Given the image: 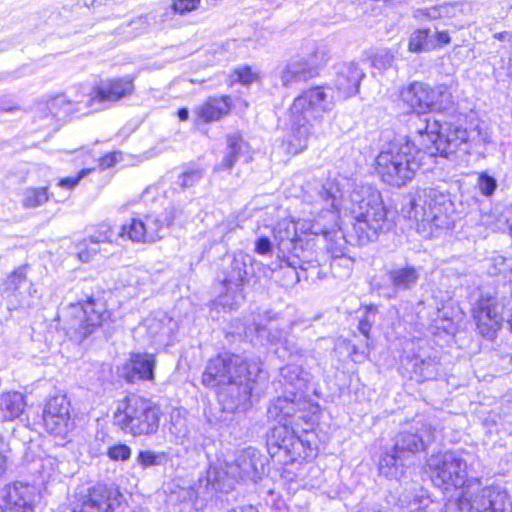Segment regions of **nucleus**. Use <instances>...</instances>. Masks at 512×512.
Wrapping results in <instances>:
<instances>
[{
    "label": "nucleus",
    "mask_w": 512,
    "mask_h": 512,
    "mask_svg": "<svg viewBox=\"0 0 512 512\" xmlns=\"http://www.w3.org/2000/svg\"><path fill=\"white\" fill-rule=\"evenodd\" d=\"M417 120L419 127L414 133L419 136L422 148L401 137L390 142L376 158L377 173L390 185L400 187L411 181L427 156L449 157L467 144L468 131L461 126Z\"/></svg>",
    "instance_id": "f257e3e1"
},
{
    "label": "nucleus",
    "mask_w": 512,
    "mask_h": 512,
    "mask_svg": "<svg viewBox=\"0 0 512 512\" xmlns=\"http://www.w3.org/2000/svg\"><path fill=\"white\" fill-rule=\"evenodd\" d=\"M266 381L261 364L247 362L241 356L223 353L208 361L202 374V384L220 388L219 401L228 412H244L251 406L252 392Z\"/></svg>",
    "instance_id": "f03ea898"
},
{
    "label": "nucleus",
    "mask_w": 512,
    "mask_h": 512,
    "mask_svg": "<svg viewBox=\"0 0 512 512\" xmlns=\"http://www.w3.org/2000/svg\"><path fill=\"white\" fill-rule=\"evenodd\" d=\"M336 104L330 86H314L297 96L289 109L290 133L287 138V152L299 154L307 148L313 134V123L322 113L331 112Z\"/></svg>",
    "instance_id": "7ed1b4c3"
},
{
    "label": "nucleus",
    "mask_w": 512,
    "mask_h": 512,
    "mask_svg": "<svg viewBox=\"0 0 512 512\" xmlns=\"http://www.w3.org/2000/svg\"><path fill=\"white\" fill-rule=\"evenodd\" d=\"M346 210L354 219L353 231L359 245L375 241L380 233L392 228L380 193L370 186L353 189Z\"/></svg>",
    "instance_id": "20e7f679"
},
{
    "label": "nucleus",
    "mask_w": 512,
    "mask_h": 512,
    "mask_svg": "<svg viewBox=\"0 0 512 512\" xmlns=\"http://www.w3.org/2000/svg\"><path fill=\"white\" fill-rule=\"evenodd\" d=\"M435 432L430 424L421 420H415L408 429L399 432L395 436L394 446L381 454L378 465L380 474L394 479L403 477L413 455L435 440Z\"/></svg>",
    "instance_id": "39448f33"
},
{
    "label": "nucleus",
    "mask_w": 512,
    "mask_h": 512,
    "mask_svg": "<svg viewBox=\"0 0 512 512\" xmlns=\"http://www.w3.org/2000/svg\"><path fill=\"white\" fill-rule=\"evenodd\" d=\"M402 213L410 220L437 229L451 228L457 217L450 194L435 187L418 189Z\"/></svg>",
    "instance_id": "423d86ee"
},
{
    "label": "nucleus",
    "mask_w": 512,
    "mask_h": 512,
    "mask_svg": "<svg viewBox=\"0 0 512 512\" xmlns=\"http://www.w3.org/2000/svg\"><path fill=\"white\" fill-rule=\"evenodd\" d=\"M280 375L290 396L278 397L270 404L269 418L281 421L283 415L295 417L300 413L298 417L306 419L310 414L308 410L315 408L305 397L312 379L311 374L300 365L288 364L281 368Z\"/></svg>",
    "instance_id": "0eeeda50"
},
{
    "label": "nucleus",
    "mask_w": 512,
    "mask_h": 512,
    "mask_svg": "<svg viewBox=\"0 0 512 512\" xmlns=\"http://www.w3.org/2000/svg\"><path fill=\"white\" fill-rule=\"evenodd\" d=\"M161 414L160 408L151 400L130 395L118 403L113 419L126 434L150 436L158 431Z\"/></svg>",
    "instance_id": "6e6552de"
},
{
    "label": "nucleus",
    "mask_w": 512,
    "mask_h": 512,
    "mask_svg": "<svg viewBox=\"0 0 512 512\" xmlns=\"http://www.w3.org/2000/svg\"><path fill=\"white\" fill-rule=\"evenodd\" d=\"M475 455L459 449L431 455L427 460L428 473L433 484L439 488L464 490L471 478L468 469L473 465Z\"/></svg>",
    "instance_id": "1a4fd4ad"
},
{
    "label": "nucleus",
    "mask_w": 512,
    "mask_h": 512,
    "mask_svg": "<svg viewBox=\"0 0 512 512\" xmlns=\"http://www.w3.org/2000/svg\"><path fill=\"white\" fill-rule=\"evenodd\" d=\"M508 495L499 487L482 486L478 478H471L459 497L450 499L445 512H510Z\"/></svg>",
    "instance_id": "9d476101"
},
{
    "label": "nucleus",
    "mask_w": 512,
    "mask_h": 512,
    "mask_svg": "<svg viewBox=\"0 0 512 512\" xmlns=\"http://www.w3.org/2000/svg\"><path fill=\"white\" fill-rule=\"evenodd\" d=\"M109 316L103 300L89 297L84 303L70 304L63 311V329L72 341L81 343Z\"/></svg>",
    "instance_id": "9b49d317"
},
{
    "label": "nucleus",
    "mask_w": 512,
    "mask_h": 512,
    "mask_svg": "<svg viewBox=\"0 0 512 512\" xmlns=\"http://www.w3.org/2000/svg\"><path fill=\"white\" fill-rule=\"evenodd\" d=\"M266 462V457L259 450L248 447L241 451L234 463L226 465V470L210 467L207 471V483L214 490L222 492L232 488L231 484L225 483L226 477L257 482L265 474Z\"/></svg>",
    "instance_id": "f8f14e48"
},
{
    "label": "nucleus",
    "mask_w": 512,
    "mask_h": 512,
    "mask_svg": "<svg viewBox=\"0 0 512 512\" xmlns=\"http://www.w3.org/2000/svg\"><path fill=\"white\" fill-rule=\"evenodd\" d=\"M297 416H284L282 420H277L279 425L270 429L267 434V451L270 457L278 464L287 465L297 461L298 458H306L308 455L305 452L303 441L290 431L293 426H299L300 421H304L307 425L312 420L311 414L306 419Z\"/></svg>",
    "instance_id": "ddd939ff"
},
{
    "label": "nucleus",
    "mask_w": 512,
    "mask_h": 512,
    "mask_svg": "<svg viewBox=\"0 0 512 512\" xmlns=\"http://www.w3.org/2000/svg\"><path fill=\"white\" fill-rule=\"evenodd\" d=\"M328 60L329 52L325 46H315L308 53L291 57L279 72L282 86L291 87L317 77Z\"/></svg>",
    "instance_id": "4468645a"
},
{
    "label": "nucleus",
    "mask_w": 512,
    "mask_h": 512,
    "mask_svg": "<svg viewBox=\"0 0 512 512\" xmlns=\"http://www.w3.org/2000/svg\"><path fill=\"white\" fill-rule=\"evenodd\" d=\"M248 255L239 253L233 257L229 265L222 270L221 292L217 303L223 308L233 310L244 300L243 288L247 282Z\"/></svg>",
    "instance_id": "2eb2a0df"
},
{
    "label": "nucleus",
    "mask_w": 512,
    "mask_h": 512,
    "mask_svg": "<svg viewBox=\"0 0 512 512\" xmlns=\"http://www.w3.org/2000/svg\"><path fill=\"white\" fill-rule=\"evenodd\" d=\"M506 307L503 299L496 296H481L473 308V317L476 321L479 334L484 338L493 340L501 329Z\"/></svg>",
    "instance_id": "dca6fc26"
},
{
    "label": "nucleus",
    "mask_w": 512,
    "mask_h": 512,
    "mask_svg": "<svg viewBox=\"0 0 512 512\" xmlns=\"http://www.w3.org/2000/svg\"><path fill=\"white\" fill-rule=\"evenodd\" d=\"M423 268L411 263L404 265H394L386 272L389 282V288L380 284L375 285L374 289L379 295L386 299H395L399 295L411 292L418 286L421 279Z\"/></svg>",
    "instance_id": "f3484780"
},
{
    "label": "nucleus",
    "mask_w": 512,
    "mask_h": 512,
    "mask_svg": "<svg viewBox=\"0 0 512 512\" xmlns=\"http://www.w3.org/2000/svg\"><path fill=\"white\" fill-rule=\"evenodd\" d=\"M42 417L46 431L61 441L66 439L74 427L70 417V402L63 394L47 400Z\"/></svg>",
    "instance_id": "a211bd4d"
},
{
    "label": "nucleus",
    "mask_w": 512,
    "mask_h": 512,
    "mask_svg": "<svg viewBox=\"0 0 512 512\" xmlns=\"http://www.w3.org/2000/svg\"><path fill=\"white\" fill-rule=\"evenodd\" d=\"M123 502L124 497L116 488L98 484L79 499L73 512H120Z\"/></svg>",
    "instance_id": "6ab92c4d"
},
{
    "label": "nucleus",
    "mask_w": 512,
    "mask_h": 512,
    "mask_svg": "<svg viewBox=\"0 0 512 512\" xmlns=\"http://www.w3.org/2000/svg\"><path fill=\"white\" fill-rule=\"evenodd\" d=\"M170 225L166 217L149 214L144 218H133L129 224L122 225L118 236H127L132 242L154 243L163 238Z\"/></svg>",
    "instance_id": "aec40b11"
},
{
    "label": "nucleus",
    "mask_w": 512,
    "mask_h": 512,
    "mask_svg": "<svg viewBox=\"0 0 512 512\" xmlns=\"http://www.w3.org/2000/svg\"><path fill=\"white\" fill-rule=\"evenodd\" d=\"M36 498L35 487L22 482L9 484L2 490L4 512H34Z\"/></svg>",
    "instance_id": "412c9836"
},
{
    "label": "nucleus",
    "mask_w": 512,
    "mask_h": 512,
    "mask_svg": "<svg viewBox=\"0 0 512 512\" xmlns=\"http://www.w3.org/2000/svg\"><path fill=\"white\" fill-rule=\"evenodd\" d=\"M431 92L432 87L423 82H413L409 84L406 88L401 90L400 97L403 102H405L412 110L417 112L413 118L410 119L411 126L419 127V122L417 118H420L422 121H432L425 117L421 118L419 114H425L431 111ZM436 120H433L435 122Z\"/></svg>",
    "instance_id": "4be33fe9"
},
{
    "label": "nucleus",
    "mask_w": 512,
    "mask_h": 512,
    "mask_svg": "<svg viewBox=\"0 0 512 512\" xmlns=\"http://www.w3.org/2000/svg\"><path fill=\"white\" fill-rule=\"evenodd\" d=\"M274 238L279 252L283 255L290 254L305 262V250L301 244L302 239L297 235L295 223L286 220L279 222L274 228Z\"/></svg>",
    "instance_id": "5701e85b"
},
{
    "label": "nucleus",
    "mask_w": 512,
    "mask_h": 512,
    "mask_svg": "<svg viewBox=\"0 0 512 512\" xmlns=\"http://www.w3.org/2000/svg\"><path fill=\"white\" fill-rule=\"evenodd\" d=\"M364 72L354 62L343 63L339 66L335 79V89L338 99H348L359 92L360 82Z\"/></svg>",
    "instance_id": "b1692460"
},
{
    "label": "nucleus",
    "mask_w": 512,
    "mask_h": 512,
    "mask_svg": "<svg viewBox=\"0 0 512 512\" xmlns=\"http://www.w3.org/2000/svg\"><path fill=\"white\" fill-rule=\"evenodd\" d=\"M134 91V78L125 76L119 78L108 79L101 82L95 88V96L89 101L97 100L98 102H117Z\"/></svg>",
    "instance_id": "393cba45"
},
{
    "label": "nucleus",
    "mask_w": 512,
    "mask_h": 512,
    "mask_svg": "<svg viewBox=\"0 0 512 512\" xmlns=\"http://www.w3.org/2000/svg\"><path fill=\"white\" fill-rule=\"evenodd\" d=\"M155 356L148 353H133L125 365V378L134 383L138 380H153Z\"/></svg>",
    "instance_id": "a878e982"
},
{
    "label": "nucleus",
    "mask_w": 512,
    "mask_h": 512,
    "mask_svg": "<svg viewBox=\"0 0 512 512\" xmlns=\"http://www.w3.org/2000/svg\"><path fill=\"white\" fill-rule=\"evenodd\" d=\"M231 109V102L228 96L210 97L197 111V115L204 122L220 120L227 115Z\"/></svg>",
    "instance_id": "bb28decb"
},
{
    "label": "nucleus",
    "mask_w": 512,
    "mask_h": 512,
    "mask_svg": "<svg viewBox=\"0 0 512 512\" xmlns=\"http://www.w3.org/2000/svg\"><path fill=\"white\" fill-rule=\"evenodd\" d=\"M319 197L325 203V208L332 212L333 218H336V212L339 211L343 197V189L336 178L326 179L318 191Z\"/></svg>",
    "instance_id": "cd10ccee"
},
{
    "label": "nucleus",
    "mask_w": 512,
    "mask_h": 512,
    "mask_svg": "<svg viewBox=\"0 0 512 512\" xmlns=\"http://www.w3.org/2000/svg\"><path fill=\"white\" fill-rule=\"evenodd\" d=\"M24 396L19 392L4 393L0 397V421H13L24 411Z\"/></svg>",
    "instance_id": "c85d7f7f"
},
{
    "label": "nucleus",
    "mask_w": 512,
    "mask_h": 512,
    "mask_svg": "<svg viewBox=\"0 0 512 512\" xmlns=\"http://www.w3.org/2000/svg\"><path fill=\"white\" fill-rule=\"evenodd\" d=\"M314 234H323L329 240L327 250L331 254V259L347 255L346 241L344 235L335 229H318L317 225L313 226Z\"/></svg>",
    "instance_id": "c756f323"
},
{
    "label": "nucleus",
    "mask_w": 512,
    "mask_h": 512,
    "mask_svg": "<svg viewBox=\"0 0 512 512\" xmlns=\"http://www.w3.org/2000/svg\"><path fill=\"white\" fill-rule=\"evenodd\" d=\"M439 362L436 358L413 359V373L418 382L436 379L439 374Z\"/></svg>",
    "instance_id": "7c9ffc66"
},
{
    "label": "nucleus",
    "mask_w": 512,
    "mask_h": 512,
    "mask_svg": "<svg viewBox=\"0 0 512 512\" xmlns=\"http://www.w3.org/2000/svg\"><path fill=\"white\" fill-rule=\"evenodd\" d=\"M408 48L409 51L414 53H421L434 49L435 43L430 37V29L423 28L415 30L410 35Z\"/></svg>",
    "instance_id": "2f4dec72"
},
{
    "label": "nucleus",
    "mask_w": 512,
    "mask_h": 512,
    "mask_svg": "<svg viewBox=\"0 0 512 512\" xmlns=\"http://www.w3.org/2000/svg\"><path fill=\"white\" fill-rule=\"evenodd\" d=\"M49 200L47 187H28L23 190L21 203L24 208H36Z\"/></svg>",
    "instance_id": "473e14b6"
},
{
    "label": "nucleus",
    "mask_w": 512,
    "mask_h": 512,
    "mask_svg": "<svg viewBox=\"0 0 512 512\" xmlns=\"http://www.w3.org/2000/svg\"><path fill=\"white\" fill-rule=\"evenodd\" d=\"M431 111L448 110L453 105V97L448 87L439 85L432 88L431 92Z\"/></svg>",
    "instance_id": "72a5a7b5"
},
{
    "label": "nucleus",
    "mask_w": 512,
    "mask_h": 512,
    "mask_svg": "<svg viewBox=\"0 0 512 512\" xmlns=\"http://www.w3.org/2000/svg\"><path fill=\"white\" fill-rule=\"evenodd\" d=\"M47 108L53 117L63 120L71 115L74 111H78L74 104L64 95L57 96L47 103Z\"/></svg>",
    "instance_id": "f704fd0d"
},
{
    "label": "nucleus",
    "mask_w": 512,
    "mask_h": 512,
    "mask_svg": "<svg viewBox=\"0 0 512 512\" xmlns=\"http://www.w3.org/2000/svg\"><path fill=\"white\" fill-rule=\"evenodd\" d=\"M201 0H172L170 9L161 14V21L164 22L167 19H171L175 14H185L196 10L200 5Z\"/></svg>",
    "instance_id": "c9c22d12"
},
{
    "label": "nucleus",
    "mask_w": 512,
    "mask_h": 512,
    "mask_svg": "<svg viewBox=\"0 0 512 512\" xmlns=\"http://www.w3.org/2000/svg\"><path fill=\"white\" fill-rule=\"evenodd\" d=\"M168 461V455L165 452H155L151 450L139 451L136 462L143 468L165 465Z\"/></svg>",
    "instance_id": "e433bc0d"
},
{
    "label": "nucleus",
    "mask_w": 512,
    "mask_h": 512,
    "mask_svg": "<svg viewBox=\"0 0 512 512\" xmlns=\"http://www.w3.org/2000/svg\"><path fill=\"white\" fill-rule=\"evenodd\" d=\"M148 25L149 23L147 16H139L131 20L125 26H121L118 29V34H124L125 38L131 39L145 32L148 28Z\"/></svg>",
    "instance_id": "4c0bfd02"
},
{
    "label": "nucleus",
    "mask_w": 512,
    "mask_h": 512,
    "mask_svg": "<svg viewBox=\"0 0 512 512\" xmlns=\"http://www.w3.org/2000/svg\"><path fill=\"white\" fill-rule=\"evenodd\" d=\"M473 5L468 1L444 3L445 18H459L472 13Z\"/></svg>",
    "instance_id": "58836bf2"
},
{
    "label": "nucleus",
    "mask_w": 512,
    "mask_h": 512,
    "mask_svg": "<svg viewBox=\"0 0 512 512\" xmlns=\"http://www.w3.org/2000/svg\"><path fill=\"white\" fill-rule=\"evenodd\" d=\"M202 177V169L198 167H188L178 176L177 184L181 188H190L198 183Z\"/></svg>",
    "instance_id": "ea45409f"
},
{
    "label": "nucleus",
    "mask_w": 512,
    "mask_h": 512,
    "mask_svg": "<svg viewBox=\"0 0 512 512\" xmlns=\"http://www.w3.org/2000/svg\"><path fill=\"white\" fill-rule=\"evenodd\" d=\"M115 239V233L108 223H101L93 234L89 236V241L93 245L100 243H111Z\"/></svg>",
    "instance_id": "a19ab883"
},
{
    "label": "nucleus",
    "mask_w": 512,
    "mask_h": 512,
    "mask_svg": "<svg viewBox=\"0 0 512 512\" xmlns=\"http://www.w3.org/2000/svg\"><path fill=\"white\" fill-rule=\"evenodd\" d=\"M477 187L482 195L491 197L498 187L497 180L487 172H481L478 175Z\"/></svg>",
    "instance_id": "79ce46f5"
},
{
    "label": "nucleus",
    "mask_w": 512,
    "mask_h": 512,
    "mask_svg": "<svg viewBox=\"0 0 512 512\" xmlns=\"http://www.w3.org/2000/svg\"><path fill=\"white\" fill-rule=\"evenodd\" d=\"M413 17L421 21L424 18L429 20H436L445 18L444 16V4L436 5L428 8H420L414 11Z\"/></svg>",
    "instance_id": "37998d69"
},
{
    "label": "nucleus",
    "mask_w": 512,
    "mask_h": 512,
    "mask_svg": "<svg viewBox=\"0 0 512 512\" xmlns=\"http://www.w3.org/2000/svg\"><path fill=\"white\" fill-rule=\"evenodd\" d=\"M98 245L90 243L89 238L77 244V255L80 261L89 262L99 252Z\"/></svg>",
    "instance_id": "c03bdc74"
},
{
    "label": "nucleus",
    "mask_w": 512,
    "mask_h": 512,
    "mask_svg": "<svg viewBox=\"0 0 512 512\" xmlns=\"http://www.w3.org/2000/svg\"><path fill=\"white\" fill-rule=\"evenodd\" d=\"M284 348L289 353L290 357L295 359L306 358L311 354V351L301 347L297 342L291 338H284Z\"/></svg>",
    "instance_id": "a18cd8bd"
},
{
    "label": "nucleus",
    "mask_w": 512,
    "mask_h": 512,
    "mask_svg": "<svg viewBox=\"0 0 512 512\" xmlns=\"http://www.w3.org/2000/svg\"><path fill=\"white\" fill-rule=\"evenodd\" d=\"M353 263L354 260L350 256L344 255L341 257L331 259L330 267L333 273L335 274L337 273L338 268H343L344 273H339V276H346L349 275L350 271L352 270Z\"/></svg>",
    "instance_id": "49530a36"
},
{
    "label": "nucleus",
    "mask_w": 512,
    "mask_h": 512,
    "mask_svg": "<svg viewBox=\"0 0 512 512\" xmlns=\"http://www.w3.org/2000/svg\"><path fill=\"white\" fill-rule=\"evenodd\" d=\"M107 455L114 461H126L131 457V448L126 444H117L108 449Z\"/></svg>",
    "instance_id": "de8ad7c7"
},
{
    "label": "nucleus",
    "mask_w": 512,
    "mask_h": 512,
    "mask_svg": "<svg viewBox=\"0 0 512 512\" xmlns=\"http://www.w3.org/2000/svg\"><path fill=\"white\" fill-rule=\"evenodd\" d=\"M394 60V56L392 53L386 50H381L377 52L372 59V65L380 70H384L389 68Z\"/></svg>",
    "instance_id": "09e8293b"
},
{
    "label": "nucleus",
    "mask_w": 512,
    "mask_h": 512,
    "mask_svg": "<svg viewBox=\"0 0 512 512\" xmlns=\"http://www.w3.org/2000/svg\"><path fill=\"white\" fill-rule=\"evenodd\" d=\"M228 151H231L238 159L244 154L247 144L242 139V137L238 135H232L228 137L227 140Z\"/></svg>",
    "instance_id": "8fccbe9b"
},
{
    "label": "nucleus",
    "mask_w": 512,
    "mask_h": 512,
    "mask_svg": "<svg viewBox=\"0 0 512 512\" xmlns=\"http://www.w3.org/2000/svg\"><path fill=\"white\" fill-rule=\"evenodd\" d=\"M27 266H20L15 269L7 278V284L10 288L16 290L27 279Z\"/></svg>",
    "instance_id": "3c124183"
},
{
    "label": "nucleus",
    "mask_w": 512,
    "mask_h": 512,
    "mask_svg": "<svg viewBox=\"0 0 512 512\" xmlns=\"http://www.w3.org/2000/svg\"><path fill=\"white\" fill-rule=\"evenodd\" d=\"M91 172V169H82L76 176L74 177H66L61 179L58 182V186L65 189H73L75 186L79 184L81 179H83L86 175Z\"/></svg>",
    "instance_id": "603ef678"
},
{
    "label": "nucleus",
    "mask_w": 512,
    "mask_h": 512,
    "mask_svg": "<svg viewBox=\"0 0 512 512\" xmlns=\"http://www.w3.org/2000/svg\"><path fill=\"white\" fill-rule=\"evenodd\" d=\"M235 74L237 76V81L244 85L251 84L256 78V75L252 72V70L249 67L238 69L235 71Z\"/></svg>",
    "instance_id": "864d4df0"
},
{
    "label": "nucleus",
    "mask_w": 512,
    "mask_h": 512,
    "mask_svg": "<svg viewBox=\"0 0 512 512\" xmlns=\"http://www.w3.org/2000/svg\"><path fill=\"white\" fill-rule=\"evenodd\" d=\"M255 251L258 254L266 255L272 251V243L268 237H259L255 243Z\"/></svg>",
    "instance_id": "5fc2aeb1"
},
{
    "label": "nucleus",
    "mask_w": 512,
    "mask_h": 512,
    "mask_svg": "<svg viewBox=\"0 0 512 512\" xmlns=\"http://www.w3.org/2000/svg\"><path fill=\"white\" fill-rule=\"evenodd\" d=\"M238 160L239 159L234 154H232L231 151H228L227 148L225 156L217 166V169L230 170Z\"/></svg>",
    "instance_id": "6e6d98bb"
},
{
    "label": "nucleus",
    "mask_w": 512,
    "mask_h": 512,
    "mask_svg": "<svg viewBox=\"0 0 512 512\" xmlns=\"http://www.w3.org/2000/svg\"><path fill=\"white\" fill-rule=\"evenodd\" d=\"M351 356L355 362H362L368 358V343L366 349L359 350L357 346L353 345L351 349Z\"/></svg>",
    "instance_id": "4d7b16f0"
},
{
    "label": "nucleus",
    "mask_w": 512,
    "mask_h": 512,
    "mask_svg": "<svg viewBox=\"0 0 512 512\" xmlns=\"http://www.w3.org/2000/svg\"><path fill=\"white\" fill-rule=\"evenodd\" d=\"M433 41L435 43V47L440 45H447L451 42V37L447 31H436Z\"/></svg>",
    "instance_id": "13d9d810"
},
{
    "label": "nucleus",
    "mask_w": 512,
    "mask_h": 512,
    "mask_svg": "<svg viewBox=\"0 0 512 512\" xmlns=\"http://www.w3.org/2000/svg\"><path fill=\"white\" fill-rule=\"evenodd\" d=\"M284 338H286V337H285V332L283 330L275 329L273 331L272 329H270L268 332V340L271 343H279L282 340L284 341Z\"/></svg>",
    "instance_id": "bf43d9fd"
},
{
    "label": "nucleus",
    "mask_w": 512,
    "mask_h": 512,
    "mask_svg": "<svg viewBox=\"0 0 512 512\" xmlns=\"http://www.w3.org/2000/svg\"><path fill=\"white\" fill-rule=\"evenodd\" d=\"M7 469V457L3 449V444L0 443V478L5 474Z\"/></svg>",
    "instance_id": "052dcab7"
},
{
    "label": "nucleus",
    "mask_w": 512,
    "mask_h": 512,
    "mask_svg": "<svg viewBox=\"0 0 512 512\" xmlns=\"http://www.w3.org/2000/svg\"><path fill=\"white\" fill-rule=\"evenodd\" d=\"M358 328H359V331L361 332V334H363L365 336L366 340H368L369 332L371 329V323L367 319H363L359 322Z\"/></svg>",
    "instance_id": "680f3d73"
},
{
    "label": "nucleus",
    "mask_w": 512,
    "mask_h": 512,
    "mask_svg": "<svg viewBox=\"0 0 512 512\" xmlns=\"http://www.w3.org/2000/svg\"><path fill=\"white\" fill-rule=\"evenodd\" d=\"M502 217L505 219L507 229L509 230L510 234L512 235V206L507 207L504 210Z\"/></svg>",
    "instance_id": "e2e57ef3"
},
{
    "label": "nucleus",
    "mask_w": 512,
    "mask_h": 512,
    "mask_svg": "<svg viewBox=\"0 0 512 512\" xmlns=\"http://www.w3.org/2000/svg\"><path fill=\"white\" fill-rule=\"evenodd\" d=\"M116 159L114 154H108L101 159L100 166L102 168H110L114 165Z\"/></svg>",
    "instance_id": "0e129e2a"
},
{
    "label": "nucleus",
    "mask_w": 512,
    "mask_h": 512,
    "mask_svg": "<svg viewBox=\"0 0 512 512\" xmlns=\"http://www.w3.org/2000/svg\"><path fill=\"white\" fill-rule=\"evenodd\" d=\"M495 38L501 40V41H508L511 43V52H510V55L508 57V60H510V58L512 57V35L509 33V32H501V33H497L494 35ZM509 61H507L508 63Z\"/></svg>",
    "instance_id": "69168bd1"
},
{
    "label": "nucleus",
    "mask_w": 512,
    "mask_h": 512,
    "mask_svg": "<svg viewBox=\"0 0 512 512\" xmlns=\"http://www.w3.org/2000/svg\"><path fill=\"white\" fill-rule=\"evenodd\" d=\"M228 512H258V510L256 507H254L252 505H248V506L236 507Z\"/></svg>",
    "instance_id": "338daca9"
},
{
    "label": "nucleus",
    "mask_w": 512,
    "mask_h": 512,
    "mask_svg": "<svg viewBox=\"0 0 512 512\" xmlns=\"http://www.w3.org/2000/svg\"><path fill=\"white\" fill-rule=\"evenodd\" d=\"M177 115L181 121H186L189 118V111L187 108H181L178 110Z\"/></svg>",
    "instance_id": "774afa93"
}]
</instances>
